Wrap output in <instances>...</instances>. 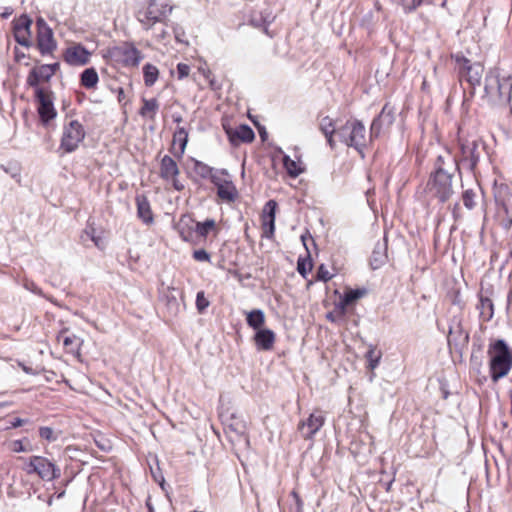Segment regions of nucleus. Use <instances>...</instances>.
Here are the masks:
<instances>
[{
    "instance_id": "31",
    "label": "nucleus",
    "mask_w": 512,
    "mask_h": 512,
    "mask_svg": "<svg viewBox=\"0 0 512 512\" xmlns=\"http://www.w3.org/2000/svg\"><path fill=\"white\" fill-rule=\"evenodd\" d=\"M480 315L483 317L484 320L489 321L492 319L494 314V308L492 300L487 297H481L479 306Z\"/></svg>"
},
{
    "instance_id": "59",
    "label": "nucleus",
    "mask_w": 512,
    "mask_h": 512,
    "mask_svg": "<svg viewBox=\"0 0 512 512\" xmlns=\"http://www.w3.org/2000/svg\"><path fill=\"white\" fill-rule=\"evenodd\" d=\"M8 404L6 402L0 403V409L7 406Z\"/></svg>"
},
{
    "instance_id": "4",
    "label": "nucleus",
    "mask_w": 512,
    "mask_h": 512,
    "mask_svg": "<svg viewBox=\"0 0 512 512\" xmlns=\"http://www.w3.org/2000/svg\"><path fill=\"white\" fill-rule=\"evenodd\" d=\"M366 131L364 125L356 120L347 121L337 132L340 141L349 147L355 148L358 152L366 146Z\"/></svg>"
},
{
    "instance_id": "51",
    "label": "nucleus",
    "mask_w": 512,
    "mask_h": 512,
    "mask_svg": "<svg viewBox=\"0 0 512 512\" xmlns=\"http://www.w3.org/2000/svg\"><path fill=\"white\" fill-rule=\"evenodd\" d=\"M12 449H13L14 452H27V451L31 450V449H28L27 447H25L21 440H15L13 442V448Z\"/></svg>"
},
{
    "instance_id": "61",
    "label": "nucleus",
    "mask_w": 512,
    "mask_h": 512,
    "mask_svg": "<svg viewBox=\"0 0 512 512\" xmlns=\"http://www.w3.org/2000/svg\"><path fill=\"white\" fill-rule=\"evenodd\" d=\"M293 495H294L295 498H298L296 492H293ZM297 501H299V499H297Z\"/></svg>"
},
{
    "instance_id": "58",
    "label": "nucleus",
    "mask_w": 512,
    "mask_h": 512,
    "mask_svg": "<svg viewBox=\"0 0 512 512\" xmlns=\"http://www.w3.org/2000/svg\"><path fill=\"white\" fill-rule=\"evenodd\" d=\"M36 96L42 97V96H45V95L41 91H37V95Z\"/></svg>"
},
{
    "instance_id": "6",
    "label": "nucleus",
    "mask_w": 512,
    "mask_h": 512,
    "mask_svg": "<svg viewBox=\"0 0 512 512\" xmlns=\"http://www.w3.org/2000/svg\"><path fill=\"white\" fill-rule=\"evenodd\" d=\"M484 67L480 63H471L468 59H463L461 71V85L464 88V94L475 96L477 88L481 87V79Z\"/></svg>"
},
{
    "instance_id": "48",
    "label": "nucleus",
    "mask_w": 512,
    "mask_h": 512,
    "mask_svg": "<svg viewBox=\"0 0 512 512\" xmlns=\"http://www.w3.org/2000/svg\"><path fill=\"white\" fill-rule=\"evenodd\" d=\"M193 258L199 262H210V255L204 249L195 250L193 252Z\"/></svg>"
},
{
    "instance_id": "34",
    "label": "nucleus",
    "mask_w": 512,
    "mask_h": 512,
    "mask_svg": "<svg viewBox=\"0 0 512 512\" xmlns=\"http://www.w3.org/2000/svg\"><path fill=\"white\" fill-rule=\"evenodd\" d=\"M143 74L145 84L151 86L156 82L159 75V71L156 66L152 64H146L143 67Z\"/></svg>"
},
{
    "instance_id": "56",
    "label": "nucleus",
    "mask_w": 512,
    "mask_h": 512,
    "mask_svg": "<svg viewBox=\"0 0 512 512\" xmlns=\"http://www.w3.org/2000/svg\"><path fill=\"white\" fill-rule=\"evenodd\" d=\"M11 14H12V10H11V9H7V11H6V12H4V13L2 14V16H3V17H8V16H10Z\"/></svg>"
},
{
    "instance_id": "8",
    "label": "nucleus",
    "mask_w": 512,
    "mask_h": 512,
    "mask_svg": "<svg viewBox=\"0 0 512 512\" xmlns=\"http://www.w3.org/2000/svg\"><path fill=\"white\" fill-rule=\"evenodd\" d=\"M495 201L496 217L503 228L509 229L512 225V191L508 187H500L495 193Z\"/></svg>"
},
{
    "instance_id": "24",
    "label": "nucleus",
    "mask_w": 512,
    "mask_h": 512,
    "mask_svg": "<svg viewBox=\"0 0 512 512\" xmlns=\"http://www.w3.org/2000/svg\"><path fill=\"white\" fill-rule=\"evenodd\" d=\"M461 152L463 161L468 162L469 168L473 170L479 161L476 142L461 144Z\"/></svg>"
},
{
    "instance_id": "54",
    "label": "nucleus",
    "mask_w": 512,
    "mask_h": 512,
    "mask_svg": "<svg viewBox=\"0 0 512 512\" xmlns=\"http://www.w3.org/2000/svg\"><path fill=\"white\" fill-rule=\"evenodd\" d=\"M91 239L92 241L95 243V245L99 248H103L104 247V244H103V241L100 237H96L94 236L93 234L91 235Z\"/></svg>"
},
{
    "instance_id": "52",
    "label": "nucleus",
    "mask_w": 512,
    "mask_h": 512,
    "mask_svg": "<svg viewBox=\"0 0 512 512\" xmlns=\"http://www.w3.org/2000/svg\"><path fill=\"white\" fill-rule=\"evenodd\" d=\"M19 365H20V367L22 368V370H23L26 374H30V375H36V374H38V372H37V371L33 370L31 367H28V366H26V365H25V364H23V363H20Z\"/></svg>"
},
{
    "instance_id": "14",
    "label": "nucleus",
    "mask_w": 512,
    "mask_h": 512,
    "mask_svg": "<svg viewBox=\"0 0 512 512\" xmlns=\"http://www.w3.org/2000/svg\"><path fill=\"white\" fill-rule=\"evenodd\" d=\"M485 91L487 96H511L512 95V78L502 77H487Z\"/></svg>"
},
{
    "instance_id": "38",
    "label": "nucleus",
    "mask_w": 512,
    "mask_h": 512,
    "mask_svg": "<svg viewBox=\"0 0 512 512\" xmlns=\"http://www.w3.org/2000/svg\"><path fill=\"white\" fill-rule=\"evenodd\" d=\"M25 49L26 48H24V46H22V47L15 46L13 48V58H14L15 62L20 63V64H25V65L29 64V62H28L29 57L26 54V52L24 51Z\"/></svg>"
},
{
    "instance_id": "16",
    "label": "nucleus",
    "mask_w": 512,
    "mask_h": 512,
    "mask_svg": "<svg viewBox=\"0 0 512 512\" xmlns=\"http://www.w3.org/2000/svg\"><path fill=\"white\" fill-rule=\"evenodd\" d=\"M395 111L392 107L385 105L379 114L378 118L374 119L371 128H370V136L378 137L381 133V129L383 126H390L394 121Z\"/></svg>"
},
{
    "instance_id": "18",
    "label": "nucleus",
    "mask_w": 512,
    "mask_h": 512,
    "mask_svg": "<svg viewBox=\"0 0 512 512\" xmlns=\"http://www.w3.org/2000/svg\"><path fill=\"white\" fill-rule=\"evenodd\" d=\"M277 203L274 200H269L263 209L262 225L264 234L267 238L273 236L275 231V212Z\"/></svg>"
},
{
    "instance_id": "57",
    "label": "nucleus",
    "mask_w": 512,
    "mask_h": 512,
    "mask_svg": "<svg viewBox=\"0 0 512 512\" xmlns=\"http://www.w3.org/2000/svg\"><path fill=\"white\" fill-rule=\"evenodd\" d=\"M180 235L182 237L183 240L187 241L188 240V237L184 234V231L183 230H180Z\"/></svg>"
},
{
    "instance_id": "3",
    "label": "nucleus",
    "mask_w": 512,
    "mask_h": 512,
    "mask_svg": "<svg viewBox=\"0 0 512 512\" xmlns=\"http://www.w3.org/2000/svg\"><path fill=\"white\" fill-rule=\"evenodd\" d=\"M104 57L125 67H137L143 59L142 53L133 44L127 42L108 48Z\"/></svg>"
},
{
    "instance_id": "9",
    "label": "nucleus",
    "mask_w": 512,
    "mask_h": 512,
    "mask_svg": "<svg viewBox=\"0 0 512 512\" xmlns=\"http://www.w3.org/2000/svg\"><path fill=\"white\" fill-rule=\"evenodd\" d=\"M28 473H37L38 476L46 481L54 480L60 477V469L54 463L45 457L33 456L30 458Z\"/></svg>"
},
{
    "instance_id": "10",
    "label": "nucleus",
    "mask_w": 512,
    "mask_h": 512,
    "mask_svg": "<svg viewBox=\"0 0 512 512\" xmlns=\"http://www.w3.org/2000/svg\"><path fill=\"white\" fill-rule=\"evenodd\" d=\"M37 26V48L42 55H50L57 48V42L54 38L52 29L46 21L39 18L36 21Z\"/></svg>"
},
{
    "instance_id": "46",
    "label": "nucleus",
    "mask_w": 512,
    "mask_h": 512,
    "mask_svg": "<svg viewBox=\"0 0 512 512\" xmlns=\"http://www.w3.org/2000/svg\"><path fill=\"white\" fill-rule=\"evenodd\" d=\"M333 275L328 271L324 264H321L317 271V280L327 282L329 281Z\"/></svg>"
},
{
    "instance_id": "5",
    "label": "nucleus",
    "mask_w": 512,
    "mask_h": 512,
    "mask_svg": "<svg viewBox=\"0 0 512 512\" xmlns=\"http://www.w3.org/2000/svg\"><path fill=\"white\" fill-rule=\"evenodd\" d=\"M85 136L83 125L77 120H70L64 124L59 148L65 153H72L79 148Z\"/></svg>"
},
{
    "instance_id": "35",
    "label": "nucleus",
    "mask_w": 512,
    "mask_h": 512,
    "mask_svg": "<svg viewBox=\"0 0 512 512\" xmlns=\"http://www.w3.org/2000/svg\"><path fill=\"white\" fill-rule=\"evenodd\" d=\"M173 142L179 143L180 153L183 154L188 142V133L183 127H178L173 135Z\"/></svg>"
},
{
    "instance_id": "43",
    "label": "nucleus",
    "mask_w": 512,
    "mask_h": 512,
    "mask_svg": "<svg viewBox=\"0 0 512 512\" xmlns=\"http://www.w3.org/2000/svg\"><path fill=\"white\" fill-rule=\"evenodd\" d=\"M210 305L209 300L205 297L203 291H199L196 295V308L200 313H203L206 308Z\"/></svg>"
},
{
    "instance_id": "39",
    "label": "nucleus",
    "mask_w": 512,
    "mask_h": 512,
    "mask_svg": "<svg viewBox=\"0 0 512 512\" xmlns=\"http://www.w3.org/2000/svg\"><path fill=\"white\" fill-rule=\"evenodd\" d=\"M191 68L186 63H178L176 66V71L172 72L177 79L182 80L190 75Z\"/></svg>"
},
{
    "instance_id": "32",
    "label": "nucleus",
    "mask_w": 512,
    "mask_h": 512,
    "mask_svg": "<svg viewBox=\"0 0 512 512\" xmlns=\"http://www.w3.org/2000/svg\"><path fill=\"white\" fill-rule=\"evenodd\" d=\"M98 74L94 68H88L81 74V83L87 88L94 87L98 82Z\"/></svg>"
},
{
    "instance_id": "12",
    "label": "nucleus",
    "mask_w": 512,
    "mask_h": 512,
    "mask_svg": "<svg viewBox=\"0 0 512 512\" xmlns=\"http://www.w3.org/2000/svg\"><path fill=\"white\" fill-rule=\"evenodd\" d=\"M179 173L176 161L172 157L165 155L160 162V177L170 182L177 191L184 189V185L177 178Z\"/></svg>"
},
{
    "instance_id": "17",
    "label": "nucleus",
    "mask_w": 512,
    "mask_h": 512,
    "mask_svg": "<svg viewBox=\"0 0 512 512\" xmlns=\"http://www.w3.org/2000/svg\"><path fill=\"white\" fill-rule=\"evenodd\" d=\"M58 67V63L35 67L28 76V83L30 85H37L39 82L48 81L55 74Z\"/></svg>"
},
{
    "instance_id": "25",
    "label": "nucleus",
    "mask_w": 512,
    "mask_h": 512,
    "mask_svg": "<svg viewBox=\"0 0 512 512\" xmlns=\"http://www.w3.org/2000/svg\"><path fill=\"white\" fill-rule=\"evenodd\" d=\"M247 325L254 329L259 330L265 323V313L261 309H253L246 313Z\"/></svg>"
},
{
    "instance_id": "47",
    "label": "nucleus",
    "mask_w": 512,
    "mask_h": 512,
    "mask_svg": "<svg viewBox=\"0 0 512 512\" xmlns=\"http://www.w3.org/2000/svg\"><path fill=\"white\" fill-rule=\"evenodd\" d=\"M39 435L41 438L47 441H55L56 436L54 435V431L51 427H41L39 429Z\"/></svg>"
},
{
    "instance_id": "2",
    "label": "nucleus",
    "mask_w": 512,
    "mask_h": 512,
    "mask_svg": "<svg viewBox=\"0 0 512 512\" xmlns=\"http://www.w3.org/2000/svg\"><path fill=\"white\" fill-rule=\"evenodd\" d=\"M487 354L490 358L489 369L494 382L508 375L512 368V352L503 339L489 344Z\"/></svg>"
},
{
    "instance_id": "1",
    "label": "nucleus",
    "mask_w": 512,
    "mask_h": 512,
    "mask_svg": "<svg viewBox=\"0 0 512 512\" xmlns=\"http://www.w3.org/2000/svg\"><path fill=\"white\" fill-rule=\"evenodd\" d=\"M457 171H459L458 162L450 152L439 155L427 181V192L438 201L446 202L454 193L452 178Z\"/></svg>"
},
{
    "instance_id": "28",
    "label": "nucleus",
    "mask_w": 512,
    "mask_h": 512,
    "mask_svg": "<svg viewBox=\"0 0 512 512\" xmlns=\"http://www.w3.org/2000/svg\"><path fill=\"white\" fill-rule=\"evenodd\" d=\"M385 261V246L383 244H377L371 256L370 265L373 269H378L385 263Z\"/></svg>"
},
{
    "instance_id": "53",
    "label": "nucleus",
    "mask_w": 512,
    "mask_h": 512,
    "mask_svg": "<svg viewBox=\"0 0 512 512\" xmlns=\"http://www.w3.org/2000/svg\"><path fill=\"white\" fill-rule=\"evenodd\" d=\"M28 422V420H25V419H21V418H15L12 422H11V425L12 427L14 428H17V427H20L22 426L24 423Z\"/></svg>"
},
{
    "instance_id": "22",
    "label": "nucleus",
    "mask_w": 512,
    "mask_h": 512,
    "mask_svg": "<svg viewBox=\"0 0 512 512\" xmlns=\"http://www.w3.org/2000/svg\"><path fill=\"white\" fill-rule=\"evenodd\" d=\"M137 215L145 223H153V213L151 210L150 202L145 195L136 196Z\"/></svg>"
},
{
    "instance_id": "15",
    "label": "nucleus",
    "mask_w": 512,
    "mask_h": 512,
    "mask_svg": "<svg viewBox=\"0 0 512 512\" xmlns=\"http://www.w3.org/2000/svg\"><path fill=\"white\" fill-rule=\"evenodd\" d=\"M91 52L81 44H72L64 52V60L72 66H84L89 63Z\"/></svg>"
},
{
    "instance_id": "60",
    "label": "nucleus",
    "mask_w": 512,
    "mask_h": 512,
    "mask_svg": "<svg viewBox=\"0 0 512 512\" xmlns=\"http://www.w3.org/2000/svg\"><path fill=\"white\" fill-rule=\"evenodd\" d=\"M165 35V31H163L162 33H160V37L163 38Z\"/></svg>"
},
{
    "instance_id": "33",
    "label": "nucleus",
    "mask_w": 512,
    "mask_h": 512,
    "mask_svg": "<svg viewBox=\"0 0 512 512\" xmlns=\"http://www.w3.org/2000/svg\"><path fill=\"white\" fill-rule=\"evenodd\" d=\"M216 222L213 219H206L204 222H197L195 232L200 237H206L211 231L215 230Z\"/></svg>"
},
{
    "instance_id": "26",
    "label": "nucleus",
    "mask_w": 512,
    "mask_h": 512,
    "mask_svg": "<svg viewBox=\"0 0 512 512\" xmlns=\"http://www.w3.org/2000/svg\"><path fill=\"white\" fill-rule=\"evenodd\" d=\"M217 195L221 200L230 203L235 201L238 196V192L235 185L230 180L217 188Z\"/></svg>"
},
{
    "instance_id": "45",
    "label": "nucleus",
    "mask_w": 512,
    "mask_h": 512,
    "mask_svg": "<svg viewBox=\"0 0 512 512\" xmlns=\"http://www.w3.org/2000/svg\"><path fill=\"white\" fill-rule=\"evenodd\" d=\"M198 72L209 82L210 86L215 89V85L211 77V71L205 62L201 63L198 68Z\"/></svg>"
},
{
    "instance_id": "11",
    "label": "nucleus",
    "mask_w": 512,
    "mask_h": 512,
    "mask_svg": "<svg viewBox=\"0 0 512 512\" xmlns=\"http://www.w3.org/2000/svg\"><path fill=\"white\" fill-rule=\"evenodd\" d=\"M32 19L23 14L12 21V33L14 40L24 48L32 46V33H31Z\"/></svg>"
},
{
    "instance_id": "20",
    "label": "nucleus",
    "mask_w": 512,
    "mask_h": 512,
    "mask_svg": "<svg viewBox=\"0 0 512 512\" xmlns=\"http://www.w3.org/2000/svg\"><path fill=\"white\" fill-rule=\"evenodd\" d=\"M37 99H38L37 110H38L40 119L43 124L48 125L49 122L56 117L57 112L54 108L51 98H37Z\"/></svg>"
},
{
    "instance_id": "37",
    "label": "nucleus",
    "mask_w": 512,
    "mask_h": 512,
    "mask_svg": "<svg viewBox=\"0 0 512 512\" xmlns=\"http://www.w3.org/2000/svg\"><path fill=\"white\" fill-rule=\"evenodd\" d=\"M209 178L217 188L231 180L225 170H213Z\"/></svg>"
},
{
    "instance_id": "49",
    "label": "nucleus",
    "mask_w": 512,
    "mask_h": 512,
    "mask_svg": "<svg viewBox=\"0 0 512 512\" xmlns=\"http://www.w3.org/2000/svg\"><path fill=\"white\" fill-rule=\"evenodd\" d=\"M423 0H400L404 9L407 11H412L421 5Z\"/></svg>"
},
{
    "instance_id": "29",
    "label": "nucleus",
    "mask_w": 512,
    "mask_h": 512,
    "mask_svg": "<svg viewBox=\"0 0 512 512\" xmlns=\"http://www.w3.org/2000/svg\"><path fill=\"white\" fill-rule=\"evenodd\" d=\"M320 129L327 138L329 145L333 148L335 145L333 135L336 131L332 119L329 117H324L321 120Z\"/></svg>"
},
{
    "instance_id": "27",
    "label": "nucleus",
    "mask_w": 512,
    "mask_h": 512,
    "mask_svg": "<svg viewBox=\"0 0 512 512\" xmlns=\"http://www.w3.org/2000/svg\"><path fill=\"white\" fill-rule=\"evenodd\" d=\"M283 165L288 175L292 178L298 177L303 172L300 161L291 159L288 155H284Z\"/></svg>"
},
{
    "instance_id": "44",
    "label": "nucleus",
    "mask_w": 512,
    "mask_h": 512,
    "mask_svg": "<svg viewBox=\"0 0 512 512\" xmlns=\"http://www.w3.org/2000/svg\"><path fill=\"white\" fill-rule=\"evenodd\" d=\"M195 170L201 177L209 178L214 169L202 162L197 161L195 164Z\"/></svg>"
},
{
    "instance_id": "19",
    "label": "nucleus",
    "mask_w": 512,
    "mask_h": 512,
    "mask_svg": "<svg viewBox=\"0 0 512 512\" xmlns=\"http://www.w3.org/2000/svg\"><path fill=\"white\" fill-rule=\"evenodd\" d=\"M227 135L233 145L252 142L255 138L254 131L248 125H239L234 129H227Z\"/></svg>"
},
{
    "instance_id": "42",
    "label": "nucleus",
    "mask_w": 512,
    "mask_h": 512,
    "mask_svg": "<svg viewBox=\"0 0 512 512\" xmlns=\"http://www.w3.org/2000/svg\"><path fill=\"white\" fill-rule=\"evenodd\" d=\"M366 358L369 362V368L371 370H374L378 366L381 356L379 354H376L374 348H370L366 353Z\"/></svg>"
},
{
    "instance_id": "55",
    "label": "nucleus",
    "mask_w": 512,
    "mask_h": 512,
    "mask_svg": "<svg viewBox=\"0 0 512 512\" xmlns=\"http://www.w3.org/2000/svg\"><path fill=\"white\" fill-rule=\"evenodd\" d=\"M173 120L177 123H180L182 121L181 115H173Z\"/></svg>"
},
{
    "instance_id": "50",
    "label": "nucleus",
    "mask_w": 512,
    "mask_h": 512,
    "mask_svg": "<svg viewBox=\"0 0 512 512\" xmlns=\"http://www.w3.org/2000/svg\"><path fill=\"white\" fill-rule=\"evenodd\" d=\"M174 36L177 42L188 45L185 31L181 27L177 26L174 28Z\"/></svg>"
},
{
    "instance_id": "23",
    "label": "nucleus",
    "mask_w": 512,
    "mask_h": 512,
    "mask_svg": "<svg viewBox=\"0 0 512 512\" xmlns=\"http://www.w3.org/2000/svg\"><path fill=\"white\" fill-rule=\"evenodd\" d=\"M58 339L63 340V345L67 352L79 357L80 356V350L81 346L83 344V339L71 334V335H65V332H60Z\"/></svg>"
},
{
    "instance_id": "13",
    "label": "nucleus",
    "mask_w": 512,
    "mask_h": 512,
    "mask_svg": "<svg viewBox=\"0 0 512 512\" xmlns=\"http://www.w3.org/2000/svg\"><path fill=\"white\" fill-rule=\"evenodd\" d=\"M325 423V417L321 411H315L309 415L305 421L298 425V431L304 439H312L313 436L322 428Z\"/></svg>"
},
{
    "instance_id": "41",
    "label": "nucleus",
    "mask_w": 512,
    "mask_h": 512,
    "mask_svg": "<svg viewBox=\"0 0 512 512\" xmlns=\"http://www.w3.org/2000/svg\"><path fill=\"white\" fill-rule=\"evenodd\" d=\"M462 199H463V204L464 206L471 210L475 207L476 203H475V193L473 190L471 189H468L466 191H464L463 195H462Z\"/></svg>"
},
{
    "instance_id": "21",
    "label": "nucleus",
    "mask_w": 512,
    "mask_h": 512,
    "mask_svg": "<svg viewBox=\"0 0 512 512\" xmlns=\"http://www.w3.org/2000/svg\"><path fill=\"white\" fill-rule=\"evenodd\" d=\"M254 341L259 350H271L275 342V333L270 329L261 328L256 330Z\"/></svg>"
},
{
    "instance_id": "36",
    "label": "nucleus",
    "mask_w": 512,
    "mask_h": 512,
    "mask_svg": "<svg viewBox=\"0 0 512 512\" xmlns=\"http://www.w3.org/2000/svg\"><path fill=\"white\" fill-rule=\"evenodd\" d=\"M312 267V260L309 254L305 258L300 257L297 261V271L304 278L307 277Z\"/></svg>"
},
{
    "instance_id": "7",
    "label": "nucleus",
    "mask_w": 512,
    "mask_h": 512,
    "mask_svg": "<svg viewBox=\"0 0 512 512\" xmlns=\"http://www.w3.org/2000/svg\"><path fill=\"white\" fill-rule=\"evenodd\" d=\"M146 8L138 12V20L146 27L151 28L155 23L163 21L171 12L172 6L166 3H157L156 0H144Z\"/></svg>"
},
{
    "instance_id": "40",
    "label": "nucleus",
    "mask_w": 512,
    "mask_h": 512,
    "mask_svg": "<svg viewBox=\"0 0 512 512\" xmlns=\"http://www.w3.org/2000/svg\"><path fill=\"white\" fill-rule=\"evenodd\" d=\"M362 292L359 290H350L345 293L343 299L341 300V306H347L354 302L355 300L359 299L362 296Z\"/></svg>"
},
{
    "instance_id": "30",
    "label": "nucleus",
    "mask_w": 512,
    "mask_h": 512,
    "mask_svg": "<svg viewBox=\"0 0 512 512\" xmlns=\"http://www.w3.org/2000/svg\"><path fill=\"white\" fill-rule=\"evenodd\" d=\"M158 107L159 105L155 98L145 99L139 113L143 118L153 119L158 110Z\"/></svg>"
}]
</instances>
